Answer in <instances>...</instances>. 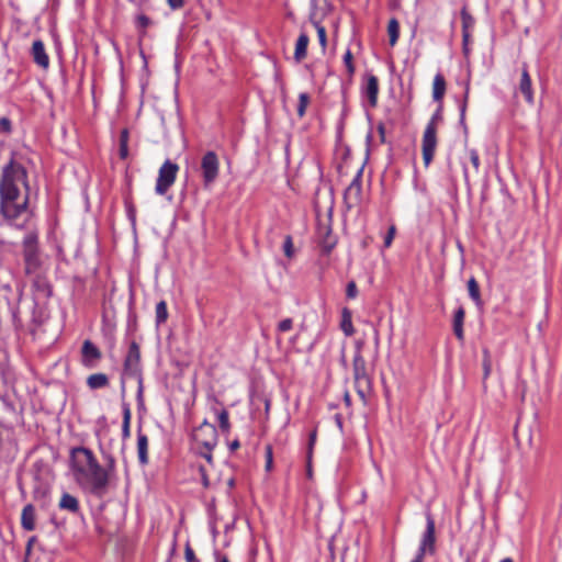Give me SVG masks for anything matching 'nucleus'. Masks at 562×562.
Returning a JSON list of instances; mask_svg holds the SVG:
<instances>
[{
	"label": "nucleus",
	"mask_w": 562,
	"mask_h": 562,
	"mask_svg": "<svg viewBox=\"0 0 562 562\" xmlns=\"http://www.w3.org/2000/svg\"><path fill=\"white\" fill-rule=\"evenodd\" d=\"M29 189L26 169L10 159L3 166L0 179V212L5 220L13 223L26 213Z\"/></svg>",
	"instance_id": "obj_1"
},
{
	"label": "nucleus",
	"mask_w": 562,
	"mask_h": 562,
	"mask_svg": "<svg viewBox=\"0 0 562 562\" xmlns=\"http://www.w3.org/2000/svg\"><path fill=\"white\" fill-rule=\"evenodd\" d=\"M74 475L79 485L95 496H103L108 492L109 471L100 465L91 450L78 447L71 450Z\"/></svg>",
	"instance_id": "obj_2"
},
{
	"label": "nucleus",
	"mask_w": 562,
	"mask_h": 562,
	"mask_svg": "<svg viewBox=\"0 0 562 562\" xmlns=\"http://www.w3.org/2000/svg\"><path fill=\"white\" fill-rule=\"evenodd\" d=\"M441 121V105L427 124L422 142L423 160L426 167L430 165L434 159L437 147V125Z\"/></svg>",
	"instance_id": "obj_3"
},
{
	"label": "nucleus",
	"mask_w": 562,
	"mask_h": 562,
	"mask_svg": "<svg viewBox=\"0 0 562 562\" xmlns=\"http://www.w3.org/2000/svg\"><path fill=\"white\" fill-rule=\"evenodd\" d=\"M37 238V234L34 232H29L23 238V258L27 274L35 273L41 266Z\"/></svg>",
	"instance_id": "obj_4"
},
{
	"label": "nucleus",
	"mask_w": 562,
	"mask_h": 562,
	"mask_svg": "<svg viewBox=\"0 0 562 562\" xmlns=\"http://www.w3.org/2000/svg\"><path fill=\"white\" fill-rule=\"evenodd\" d=\"M178 171L179 166L169 159L161 165L155 187L157 194L165 195L168 192L177 179Z\"/></svg>",
	"instance_id": "obj_5"
},
{
	"label": "nucleus",
	"mask_w": 562,
	"mask_h": 562,
	"mask_svg": "<svg viewBox=\"0 0 562 562\" xmlns=\"http://www.w3.org/2000/svg\"><path fill=\"white\" fill-rule=\"evenodd\" d=\"M201 171L204 187L211 186L218 177L220 161L214 151H207L201 160Z\"/></svg>",
	"instance_id": "obj_6"
},
{
	"label": "nucleus",
	"mask_w": 562,
	"mask_h": 562,
	"mask_svg": "<svg viewBox=\"0 0 562 562\" xmlns=\"http://www.w3.org/2000/svg\"><path fill=\"white\" fill-rule=\"evenodd\" d=\"M193 439L206 450H213L217 441V431L214 425L204 420L193 432Z\"/></svg>",
	"instance_id": "obj_7"
},
{
	"label": "nucleus",
	"mask_w": 562,
	"mask_h": 562,
	"mask_svg": "<svg viewBox=\"0 0 562 562\" xmlns=\"http://www.w3.org/2000/svg\"><path fill=\"white\" fill-rule=\"evenodd\" d=\"M426 520H427L426 530L423 535V539L420 541L418 552L416 554L423 559L426 553L432 554L435 552V542H436L435 520L430 514H427Z\"/></svg>",
	"instance_id": "obj_8"
},
{
	"label": "nucleus",
	"mask_w": 562,
	"mask_h": 562,
	"mask_svg": "<svg viewBox=\"0 0 562 562\" xmlns=\"http://www.w3.org/2000/svg\"><path fill=\"white\" fill-rule=\"evenodd\" d=\"M140 349L136 341H132L128 347L127 355L124 360V373L131 376L139 375Z\"/></svg>",
	"instance_id": "obj_9"
},
{
	"label": "nucleus",
	"mask_w": 562,
	"mask_h": 562,
	"mask_svg": "<svg viewBox=\"0 0 562 562\" xmlns=\"http://www.w3.org/2000/svg\"><path fill=\"white\" fill-rule=\"evenodd\" d=\"M102 353L100 349L90 340H85L81 348V362L87 368L97 367Z\"/></svg>",
	"instance_id": "obj_10"
},
{
	"label": "nucleus",
	"mask_w": 562,
	"mask_h": 562,
	"mask_svg": "<svg viewBox=\"0 0 562 562\" xmlns=\"http://www.w3.org/2000/svg\"><path fill=\"white\" fill-rule=\"evenodd\" d=\"M361 192V172H358V175L345 190L344 199L348 207H353L360 202Z\"/></svg>",
	"instance_id": "obj_11"
},
{
	"label": "nucleus",
	"mask_w": 562,
	"mask_h": 562,
	"mask_svg": "<svg viewBox=\"0 0 562 562\" xmlns=\"http://www.w3.org/2000/svg\"><path fill=\"white\" fill-rule=\"evenodd\" d=\"M518 89L522 93L525 100L529 104H533V101H535V99H533V90H532L531 78H530V75H529V71H528L527 64L522 65L521 78H520V81H519Z\"/></svg>",
	"instance_id": "obj_12"
},
{
	"label": "nucleus",
	"mask_w": 562,
	"mask_h": 562,
	"mask_svg": "<svg viewBox=\"0 0 562 562\" xmlns=\"http://www.w3.org/2000/svg\"><path fill=\"white\" fill-rule=\"evenodd\" d=\"M362 342H357V350L352 360L353 379L369 376L367 363L361 353Z\"/></svg>",
	"instance_id": "obj_13"
},
{
	"label": "nucleus",
	"mask_w": 562,
	"mask_h": 562,
	"mask_svg": "<svg viewBox=\"0 0 562 562\" xmlns=\"http://www.w3.org/2000/svg\"><path fill=\"white\" fill-rule=\"evenodd\" d=\"M31 54L35 64L40 67L47 68L49 66V57L46 54L44 43L41 40L33 42Z\"/></svg>",
	"instance_id": "obj_14"
},
{
	"label": "nucleus",
	"mask_w": 562,
	"mask_h": 562,
	"mask_svg": "<svg viewBox=\"0 0 562 562\" xmlns=\"http://www.w3.org/2000/svg\"><path fill=\"white\" fill-rule=\"evenodd\" d=\"M364 94L367 95L370 105L373 108L376 105L378 102V94H379V80L375 76L370 75L367 79V85L363 90Z\"/></svg>",
	"instance_id": "obj_15"
},
{
	"label": "nucleus",
	"mask_w": 562,
	"mask_h": 562,
	"mask_svg": "<svg viewBox=\"0 0 562 562\" xmlns=\"http://www.w3.org/2000/svg\"><path fill=\"white\" fill-rule=\"evenodd\" d=\"M319 244L326 252H330L336 245V238L328 226L318 229Z\"/></svg>",
	"instance_id": "obj_16"
},
{
	"label": "nucleus",
	"mask_w": 562,
	"mask_h": 562,
	"mask_svg": "<svg viewBox=\"0 0 562 562\" xmlns=\"http://www.w3.org/2000/svg\"><path fill=\"white\" fill-rule=\"evenodd\" d=\"M21 525L27 531L35 529V508L32 504L24 506L21 515Z\"/></svg>",
	"instance_id": "obj_17"
},
{
	"label": "nucleus",
	"mask_w": 562,
	"mask_h": 562,
	"mask_svg": "<svg viewBox=\"0 0 562 562\" xmlns=\"http://www.w3.org/2000/svg\"><path fill=\"white\" fill-rule=\"evenodd\" d=\"M137 456L142 465L148 463V438L142 432L137 435Z\"/></svg>",
	"instance_id": "obj_18"
},
{
	"label": "nucleus",
	"mask_w": 562,
	"mask_h": 562,
	"mask_svg": "<svg viewBox=\"0 0 562 562\" xmlns=\"http://www.w3.org/2000/svg\"><path fill=\"white\" fill-rule=\"evenodd\" d=\"M355 387L360 398L366 403L367 396L371 393L370 376L355 379Z\"/></svg>",
	"instance_id": "obj_19"
},
{
	"label": "nucleus",
	"mask_w": 562,
	"mask_h": 562,
	"mask_svg": "<svg viewBox=\"0 0 562 562\" xmlns=\"http://www.w3.org/2000/svg\"><path fill=\"white\" fill-rule=\"evenodd\" d=\"M310 38L305 33H302L295 44L294 59L300 63L306 57L307 46Z\"/></svg>",
	"instance_id": "obj_20"
},
{
	"label": "nucleus",
	"mask_w": 562,
	"mask_h": 562,
	"mask_svg": "<svg viewBox=\"0 0 562 562\" xmlns=\"http://www.w3.org/2000/svg\"><path fill=\"white\" fill-rule=\"evenodd\" d=\"M446 93V80L441 74H437L434 78L432 98L435 101L441 102Z\"/></svg>",
	"instance_id": "obj_21"
},
{
	"label": "nucleus",
	"mask_w": 562,
	"mask_h": 562,
	"mask_svg": "<svg viewBox=\"0 0 562 562\" xmlns=\"http://www.w3.org/2000/svg\"><path fill=\"white\" fill-rule=\"evenodd\" d=\"M87 385L91 390L103 389L109 385V378L104 373H93L88 376Z\"/></svg>",
	"instance_id": "obj_22"
},
{
	"label": "nucleus",
	"mask_w": 562,
	"mask_h": 562,
	"mask_svg": "<svg viewBox=\"0 0 562 562\" xmlns=\"http://www.w3.org/2000/svg\"><path fill=\"white\" fill-rule=\"evenodd\" d=\"M464 316H465V312H464L463 307H459L456 311L454 317H453V333L459 340H463V337H464V335H463Z\"/></svg>",
	"instance_id": "obj_23"
},
{
	"label": "nucleus",
	"mask_w": 562,
	"mask_h": 562,
	"mask_svg": "<svg viewBox=\"0 0 562 562\" xmlns=\"http://www.w3.org/2000/svg\"><path fill=\"white\" fill-rule=\"evenodd\" d=\"M352 314L351 311L345 307L341 312V322L340 328L346 336H352L355 333V328L352 325Z\"/></svg>",
	"instance_id": "obj_24"
},
{
	"label": "nucleus",
	"mask_w": 562,
	"mask_h": 562,
	"mask_svg": "<svg viewBox=\"0 0 562 562\" xmlns=\"http://www.w3.org/2000/svg\"><path fill=\"white\" fill-rule=\"evenodd\" d=\"M59 507L71 513H77L79 510V503L75 496L64 493L59 502Z\"/></svg>",
	"instance_id": "obj_25"
},
{
	"label": "nucleus",
	"mask_w": 562,
	"mask_h": 562,
	"mask_svg": "<svg viewBox=\"0 0 562 562\" xmlns=\"http://www.w3.org/2000/svg\"><path fill=\"white\" fill-rule=\"evenodd\" d=\"M468 291H469L470 297L475 302V304L477 306H481L482 300H481L480 286L474 277L470 278L468 281Z\"/></svg>",
	"instance_id": "obj_26"
},
{
	"label": "nucleus",
	"mask_w": 562,
	"mask_h": 562,
	"mask_svg": "<svg viewBox=\"0 0 562 562\" xmlns=\"http://www.w3.org/2000/svg\"><path fill=\"white\" fill-rule=\"evenodd\" d=\"M389 42L391 46H394L400 36V23L393 18L389 21L387 25Z\"/></svg>",
	"instance_id": "obj_27"
},
{
	"label": "nucleus",
	"mask_w": 562,
	"mask_h": 562,
	"mask_svg": "<svg viewBox=\"0 0 562 562\" xmlns=\"http://www.w3.org/2000/svg\"><path fill=\"white\" fill-rule=\"evenodd\" d=\"M128 138H130L128 130L123 128L120 134L119 155H120L121 159H126L128 157Z\"/></svg>",
	"instance_id": "obj_28"
},
{
	"label": "nucleus",
	"mask_w": 562,
	"mask_h": 562,
	"mask_svg": "<svg viewBox=\"0 0 562 562\" xmlns=\"http://www.w3.org/2000/svg\"><path fill=\"white\" fill-rule=\"evenodd\" d=\"M130 424H131V409L127 404L123 407V424H122V436L124 439L128 438L131 435L130 430Z\"/></svg>",
	"instance_id": "obj_29"
},
{
	"label": "nucleus",
	"mask_w": 562,
	"mask_h": 562,
	"mask_svg": "<svg viewBox=\"0 0 562 562\" xmlns=\"http://www.w3.org/2000/svg\"><path fill=\"white\" fill-rule=\"evenodd\" d=\"M168 318L167 304L165 301H160L156 305V324L161 325Z\"/></svg>",
	"instance_id": "obj_30"
},
{
	"label": "nucleus",
	"mask_w": 562,
	"mask_h": 562,
	"mask_svg": "<svg viewBox=\"0 0 562 562\" xmlns=\"http://www.w3.org/2000/svg\"><path fill=\"white\" fill-rule=\"evenodd\" d=\"M310 101H311V98H310L308 93H306V92L300 93L299 104H297V115L300 117H303L305 115L306 108L310 104Z\"/></svg>",
	"instance_id": "obj_31"
},
{
	"label": "nucleus",
	"mask_w": 562,
	"mask_h": 562,
	"mask_svg": "<svg viewBox=\"0 0 562 562\" xmlns=\"http://www.w3.org/2000/svg\"><path fill=\"white\" fill-rule=\"evenodd\" d=\"M353 56L350 49H347V52L344 55V64L346 66L347 72L349 77H352L355 74V65H353Z\"/></svg>",
	"instance_id": "obj_32"
},
{
	"label": "nucleus",
	"mask_w": 562,
	"mask_h": 562,
	"mask_svg": "<svg viewBox=\"0 0 562 562\" xmlns=\"http://www.w3.org/2000/svg\"><path fill=\"white\" fill-rule=\"evenodd\" d=\"M217 419H218L220 428L223 431H228L229 427H231L229 419H228V412L226 409H222L217 415Z\"/></svg>",
	"instance_id": "obj_33"
},
{
	"label": "nucleus",
	"mask_w": 562,
	"mask_h": 562,
	"mask_svg": "<svg viewBox=\"0 0 562 562\" xmlns=\"http://www.w3.org/2000/svg\"><path fill=\"white\" fill-rule=\"evenodd\" d=\"M461 18H462V30L469 31V29L474 25V19L471 16V14L465 9H463L461 11Z\"/></svg>",
	"instance_id": "obj_34"
},
{
	"label": "nucleus",
	"mask_w": 562,
	"mask_h": 562,
	"mask_svg": "<svg viewBox=\"0 0 562 562\" xmlns=\"http://www.w3.org/2000/svg\"><path fill=\"white\" fill-rule=\"evenodd\" d=\"M283 251L288 258H292L294 254L293 243L291 236H286L283 244Z\"/></svg>",
	"instance_id": "obj_35"
},
{
	"label": "nucleus",
	"mask_w": 562,
	"mask_h": 562,
	"mask_svg": "<svg viewBox=\"0 0 562 562\" xmlns=\"http://www.w3.org/2000/svg\"><path fill=\"white\" fill-rule=\"evenodd\" d=\"M184 558L187 562H200L189 542L184 547Z\"/></svg>",
	"instance_id": "obj_36"
},
{
	"label": "nucleus",
	"mask_w": 562,
	"mask_h": 562,
	"mask_svg": "<svg viewBox=\"0 0 562 562\" xmlns=\"http://www.w3.org/2000/svg\"><path fill=\"white\" fill-rule=\"evenodd\" d=\"M483 353H484V359H483L484 378H487L491 373V368H492L491 356H490L488 350H486V349L483 351Z\"/></svg>",
	"instance_id": "obj_37"
},
{
	"label": "nucleus",
	"mask_w": 562,
	"mask_h": 562,
	"mask_svg": "<svg viewBox=\"0 0 562 562\" xmlns=\"http://www.w3.org/2000/svg\"><path fill=\"white\" fill-rule=\"evenodd\" d=\"M358 295V289L355 281H349L346 288V296L348 299H355Z\"/></svg>",
	"instance_id": "obj_38"
},
{
	"label": "nucleus",
	"mask_w": 562,
	"mask_h": 562,
	"mask_svg": "<svg viewBox=\"0 0 562 562\" xmlns=\"http://www.w3.org/2000/svg\"><path fill=\"white\" fill-rule=\"evenodd\" d=\"M316 30H317V36H318L319 43L323 46V48H325L326 44H327L326 30L324 26H322L319 24H316Z\"/></svg>",
	"instance_id": "obj_39"
},
{
	"label": "nucleus",
	"mask_w": 562,
	"mask_h": 562,
	"mask_svg": "<svg viewBox=\"0 0 562 562\" xmlns=\"http://www.w3.org/2000/svg\"><path fill=\"white\" fill-rule=\"evenodd\" d=\"M396 233V228L394 225H391L385 237H384V247L389 248L392 245V241L394 239Z\"/></svg>",
	"instance_id": "obj_40"
},
{
	"label": "nucleus",
	"mask_w": 562,
	"mask_h": 562,
	"mask_svg": "<svg viewBox=\"0 0 562 562\" xmlns=\"http://www.w3.org/2000/svg\"><path fill=\"white\" fill-rule=\"evenodd\" d=\"M272 464H273L272 447L270 445H268L266 447V470L270 471L272 469Z\"/></svg>",
	"instance_id": "obj_41"
},
{
	"label": "nucleus",
	"mask_w": 562,
	"mask_h": 562,
	"mask_svg": "<svg viewBox=\"0 0 562 562\" xmlns=\"http://www.w3.org/2000/svg\"><path fill=\"white\" fill-rule=\"evenodd\" d=\"M468 98H469V87H467L465 89V93H464V100L460 106V122L463 124L464 123V119H465V110H467V104H468Z\"/></svg>",
	"instance_id": "obj_42"
},
{
	"label": "nucleus",
	"mask_w": 562,
	"mask_h": 562,
	"mask_svg": "<svg viewBox=\"0 0 562 562\" xmlns=\"http://www.w3.org/2000/svg\"><path fill=\"white\" fill-rule=\"evenodd\" d=\"M106 460V468H104L106 471H109V476L111 477L115 470V459L111 454L105 456Z\"/></svg>",
	"instance_id": "obj_43"
},
{
	"label": "nucleus",
	"mask_w": 562,
	"mask_h": 562,
	"mask_svg": "<svg viewBox=\"0 0 562 562\" xmlns=\"http://www.w3.org/2000/svg\"><path fill=\"white\" fill-rule=\"evenodd\" d=\"M469 156H470V160L473 165V168L475 169V171H479L480 169V157H479V154L475 149H471L469 151Z\"/></svg>",
	"instance_id": "obj_44"
},
{
	"label": "nucleus",
	"mask_w": 562,
	"mask_h": 562,
	"mask_svg": "<svg viewBox=\"0 0 562 562\" xmlns=\"http://www.w3.org/2000/svg\"><path fill=\"white\" fill-rule=\"evenodd\" d=\"M136 24L140 29H146L150 24V20L148 16L140 14L136 19Z\"/></svg>",
	"instance_id": "obj_45"
},
{
	"label": "nucleus",
	"mask_w": 562,
	"mask_h": 562,
	"mask_svg": "<svg viewBox=\"0 0 562 562\" xmlns=\"http://www.w3.org/2000/svg\"><path fill=\"white\" fill-rule=\"evenodd\" d=\"M0 132H2V133L11 132V121L8 117L0 119Z\"/></svg>",
	"instance_id": "obj_46"
},
{
	"label": "nucleus",
	"mask_w": 562,
	"mask_h": 562,
	"mask_svg": "<svg viewBox=\"0 0 562 562\" xmlns=\"http://www.w3.org/2000/svg\"><path fill=\"white\" fill-rule=\"evenodd\" d=\"M292 325H293L292 319L285 318L279 323L278 327H279L280 331H289L292 328Z\"/></svg>",
	"instance_id": "obj_47"
},
{
	"label": "nucleus",
	"mask_w": 562,
	"mask_h": 562,
	"mask_svg": "<svg viewBox=\"0 0 562 562\" xmlns=\"http://www.w3.org/2000/svg\"><path fill=\"white\" fill-rule=\"evenodd\" d=\"M167 3L172 10H179L183 7L184 0H167Z\"/></svg>",
	"instance_id": "obj_48"
},
{
	"label": "nucleus",
	"mask_w": 562,
	"mask_h": 562,
	"mask_svg": "<svg viewBox=\"0 0 562 562\" xmlns=\"http://www.w3.org/2000/svg\"><path fill=\"white\" fill-rule=\"evenodd\" d=\"M470 33L467 30H462V40H463V49L464 53H468V42H469Z\"/></svg>",
	"instance_id": "obj_49"
},
{
	"label": "nucleus",
	"mask_w": 562,
	"mask_h": 562,
	"mask_svg": "<svg viewBox=\"0 0 562 562\" xmlns=\"http://www.w3.org/2000/svg\"><path fill=\"white\" fill-rule=\"evenodd\" d=\"M378 132L380 134V137H381V142L384 143L385 142V126L383 123H380L378 125Z\"/></svg>",
	"instance_id": "obj_50"
},
{
	"label": "nucleus",
	"mask_w": 562,
	"mask_h": 562,
	"mask_svg": "<svg viewBox=\"0 0 562 562\" xmlns=\"http://www.w3.org/2000/svg\"><path fill=\"white\" fill-rule=\"evenodd\" d=\"M200 453L209 463H212V460H213L212 450L205 449V451H201Z\"/></svg>",
	"instance_id": "obj_51"
},
{
	"label": "nucleus",
	"mask_w": 562,
	"mask_h": 562,
	"mask_svg": "<svg viewBox=\"0 0 562 562\" xmlns=\"http://www.w3.org/2000/svg\"><path fill=\"white\" fill-rule=\"evenodd\" d=\"M216 562H229L228 558L225 554H222L221 552L216 551L214 553Z\"/></svg>",
	"instance_id": "obj_52"
},
{
	"label": "nucleus",
	"mask_w": 562,
	"mask_h": 562,
	"mask_svg": "<svg viewBox=\"0 0 562 562\" xmlns=\"http://www.w3.org/2000/svg\"><path fill=\"white\" fill-rule=\"evenodd\" d=\"M315 440H316V430L312 431L310 435V449H312L313 445L315 443Z\"/></svg>",
	"instance_id": "obj_53"
},
{
	"label": "nucleus",
	"mask_w": 562,
	"mask_h": 562,
	"mask_svg": "<svg viewBox=\"0 0 562 562\" xmlns=\"http://www.w3.org/2000/svg\"><path fill=\"white\" fill-rule=\"evenodd\" d=\"M239 446H240V445H239V441H238V440H234V441L229 445V449H231L232 451H234V450L238 449V448H239Z\"/></svg>",
	"instance_id": "obj_54"
},
{
	"label": "nucleus",
	"mask_w": 562,
	"mask_h": 562,
	"mask_svg": "<svg viewBox=\"0 0 562 562\" xmlns=\"http://www.w3.org/2000/svg\"><path fill=\"white\" fill-rule=\"evenodd\" d=\"M345 402L348 406L350 405V395L348 392L345 393Z\"/></svg>",
	"instance_id": "obj_55"
},
{
	"label": "nucleus",
	"mask_w": 562,
	"mask_h": 562,
	"mask_svg": "<svg viewBox=\"0 0 562 562\" xmlns=\"http://www.w3.org/2000/svg\"><path fill=\"white\" fill-rule=\"evenodd\" d=\"M412 562H424V559L416 555L415 559Z\"/></svg>",
	"instance_id": "obj_56"
},
{
	"label": "nucleus",
	"mask_w": 562,
	"mask_h": 562,
	"mask_svg": "<svg viewBox=\"0 0 562 562\" xmlns=\"http://www.w3.org/2000/svg\"><path fill=\"white\" fill-rule=\"evenodd\" d=\"M501 562H514L510 558L503 559Z\"/></svg>",
	"instance_id": "obj_57"
},
{
	"label": "nucleus",
	"mask_w": 562,
	"mask_h": 562,
	"mask_svg": "<svg viewBox=\"0 0 562 562\" xmlns=\"http://www.w3.org/2000/svg\"><path fill=\"white\" fill-rule=\"evenodd\" d=\"M228 485H229L231 487H233V486H234V480H233V479H231V480L228 481Z\"/></svg>",
	"instance_id": "obj_58"
},
{
	"label": "nucleus",
	"mask_w": 562,
	"mask_h": 562,
	"mask_svg": "<svg viewBox=\"0 0 562 562\" xmlns=\"http://www.w3.org/2000/svg\"><path fill=\"white\" fill-rule=\"evenodd\" d=\"M203 482H204V485H207V480L205 477H204Z\"/></svg>",
	"instance_id": "obj_59"
}]
</instances>
